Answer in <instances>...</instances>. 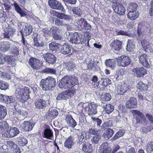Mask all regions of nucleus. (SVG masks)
Here are the masks:
<instances>
[{"label": "nucleus", "instance_id": "a211bd4d", "mask_svg": "<svg viewBox=\"0 0 153 153\" xmlns=\"http://www.w3.org/2000/svg\"><path fill=\"white\" fill-rule=\"evenodd\" d=\"M137 99L135 97H131L126 102V106L130 109L136 108L137 106Z\"/></svg>", "mask_w": 153, "mask_h": 153}, {"label": "nucleus", "instance_id": "f8f14e48", "mask_svg": "<svg viewBox=\"0 0 153 153\" xmlns=\"http://www.w3.org/2000/svg\"><path fill=\"white\" fill-rule=\"evenodd\" d=\"M45 126L46 127H45L43 129L42 136L43 138L48 139L51 140L53 137V132L49 126L45 125Z\"/></svg>", "mask_w": 153, "mask_h": 153}, {"label": "nucleus", "instance_id": "f3484780", "mask_svg": "<svg viewBox=\"0 0 153 153\" xmlns=\"http://www.w3.org/2000/svg\"><path fill=\"white\" fill-rule=\"evenodd\" d=\"M138 58L139 59L140 63L145 67L149 68L150 65L148 62V56L145 54H138Z\"/></svg>", "mask_w": 153, "mask_h": 153}, {"label": "nucleus", "instance_id": "c85d7f7f", "mask_svg": "<svg viewBox=\"0 0 153 153\" xmlns=\"http://www.w3.org/2000/svg\"><path fill=\"white\" fill-rule=\"evenodd\" d=\"M82 150L85 153H91L93 152V149L92 146L88 143H83Z\"/></svg>", "mask_w": 153, "mask_h": 153}, {"label": "nucleus", "instance_id": "f704fd0d", "mask_svg": "<svg viewBox=\"0 0 153 153\" xmlns=\"http://www.w3.org/2000/svg\"><path fill=\"white\" fill-rule=\"evenodd\" d=\"M68 123L69 126L72 128H74L76 125V123L73 119L72 116L69 115V113L68 114Z\"/></svg>", "mask_w": 153, "mask_h": 153}, {"label": "nucleus", "instance_id": "dca6fc26", "mask_svg": "<svg viewBox=\"0 0 153 153\" xmlns=\"http://www.w3.org/2000/svg\"><path fill=\"white\" fill-rule=\"evenodd\" d=\"M132 72L134 75L137 77H143L147 73L146 69L143 67L134 68Z\"/></svg>", "mask_w": 153, "mask_h": 153}, {"label": "nucleus", "instance_id": "5701e85b", "mask_svg": "<svg viewBox=\"0 0 153 153\" xmlns=\"http://www.w3.org/2000/svg\"><path fill=\"white\" fill-rule=\"evenodd\" d=\"M122 42L117 39H114L111 44V46L116 51H120L122 48Z\"/></svg>", "mask_w": 153, "mask_h": 153}, {"label": "nucleus", "instance_id": "ddd939ff", "mask_svg": "<svg viewBox=\"0 0 153 153\" xmlns=\"http://www.w3.org/2000/svg\"><path fill=\"white\" fill-rule=\"evenodd\" d=\"M3 33L2 34L4 38L9 39L14 35L16 32V30L11 26H8L3 29Z\"/></svg>", "mask_w": 153, "mask_h": 153}, {"label": "nucleus", "instance_id": "8fccbe9b", "mask_svg": "<svg viewBox=\"0 0 153 153\" xmlns=\"http://www.w3.org/2000/svg\"><path fill=\"white\" fill-rule=\"evenodd\" d=\"M8 83L3 80H0V88L1 90H5L9 89Z\"/></svg>", "mask_w": 153, "mask_h": 153}, {"label": "nucleus", "instance_id": "79ce46f5", "mask_svg": "<svg viewBox=\"0 0 153 153\" xmlns=\"http://www.w3.org/2000/svg\"><path fill=\"white\" fill-rule=\"evenodd\" d=\"M7 114V109L5 106L0 104V120L3 119Z\"/></svg>", "mask_w": 153, "mask_h": 153}, {"label": "nucleus", "instance_id": "603ef678", "mask_svg": "<svg viewBox=\"0 0 153 153\" xmlns=\"http://www.w3.org/2000/svg\"><path fill=\"white\" fill-rule=\"evenodd\" d=\"M4 60L5 61L7 60L9 63L10 64L12 65V66H14L16 65L14 59L11 56H5L4 58Z\"/></svg>", "mask_w": 153, "mask_h": 153}, {"label": "nucleus", "instance_id": "bf43d9fd", "mask_svg": "<svg viewBox=\"0 0 153 153\" xmlns=\"http://www.w3.org/2000/svg\"><path fill=\"white\" fill-rule=\"evenodd\" d=\"M73 138L74 137L71 136L68 138V148L70 149L74 145Z\"/></svg>", "mask_w": 153, "mask_h": 153}, {"label": "nucleus", "instance_id": "0eeeda50", "mask_svg": "<svg viewBox=\"0 0 153 153\" xmlns=\"http://www.w3.org/2000/svg\"><path fill=\"white\" fill-rule=\"evenodd\" d=\"M129 85L124 83H119L116 86V93L118 95H122L129 90Z\"/></svg>", "mask_w": 153, "mask_h": 153}, {"label": "nucleus", "instance_id": "c756f323", "mask_svg": "<svg viewBox=\"0 0 153 153\" xmlns=\"http://www.w3.org/2000/svg\"><path fill=\"white\" fill-rule=\"evenodd\" d=\"M10 44L8 41L3 42L0 44V48L2 51L5 52L8 50L10 47Z\"/></svg>", "mask_w": 153, "mask_h": 153}, {"label": "nucleus", "instance_id": "de8ad7c7", "mask_svg": "<svg viewBox=\"0 0 153 153\" xmlns=\"http://www.w3.org/2000/svg\"><path fill=\"white\" fill-rule=\"evenodd\" d=\"M68 9L71 10L74 14L79 16H80L82 14V11L80 8L70 7Z\"/></svg>", "mask_w": 153, "mask_h": 153}, {"label": "nucleus", "instance_id": "412c9836", "mask_svg": "<svg viewBox=\"0 0 153 153\" xmlns=\"http://www.w3.org/2000/svg\"><path fill=\"white\" fill-rule=\"evenodd\" d=\"M77 83V79L75 76H68V87L69 85V88H71L75 85Z\"/></svg>", "mask_w": 153, "mask_h": 153}, {"label": "nucleus", "instance_id": "4468645a", "mask_svg": "<svg viewBox=\"0 0 153 153\" xmlns=\"http://www.w3.org/2000/svg\"><path fill=\"white\" fill-rule=\"evenodd\" d=\"M42 56L44 60L49 64L53 65L56 62V58L52 53L47 52L43 54Z\"/></svg>", "mask_w": 153, "mask_h": 153}, {"label": "nucleus", "instance_id": "0e129e2a", "mask_svg": "<svg viewBox=\"0 0 153 153\" xmlns=\"http://www.w3.org/2000/svg\"><path fill=\"white\" fill-rule=\"evenodd\" d=\"M7 145L11 149H13L14 147H16L17 145L13 142L11 140H9L7 141Z\"/></svg>", "mask_w": 153, "mask_h": 153}, {"label": "nucleus", "instance_id": "7c9ffc66", "mask_svg": "<svg viewBox=\"0 0 153 153\" xmlns=\"http://www.w3.org/2000/svg\"><path fill=\"white\" fill-rule=\"evenodd\" d=\"M13 113L15 115H20L25 117L27 115V113L24 110H21L18 108H15L13 112Z\"/></svg>", "mask_w": 153, "mask_h": 153}, {"label": "nucleus", "instance_id": "20e7f679", "mask_svg": "<svg viewBox=\"0 0 153 153\" xmlns=\"http://www.w3.org/2000/svg\"><path fill=\"white\" fill-rule=\"evenodd\" d=\"M69 34L68 38L69 41L72 43L79 44H82V39L81 38V36L75 32H68Z\"/></svg>", "mask_w": 153, "mask_h": 153}, {"label": "nucleus", "instance_id": "c03bdc74", "mask_svg": "<svg viewBox=\"0 0 153 153\" xmlns=\"http://www.w3.org/2000/svg\"><path fill=\"white\" fill-rule=\"evenodd\" d=\"M43 73L47 74L56 75V71L55 69L51 68H46L42 70Z\"/></svg>", "mask_w": 153, "mask_h": 153}, {"label": "nucleus", "instance_id": "c9c22d12", "mask_svg": "<svg viewBox=\"0 0 153 153\" xmlns=\"http://www.w3.org/2000/svg\"><path fill=\"white\" fill-rule=\"evenodd\" d=\"M32 124L28 121H25L22 125V127L25 131H29L33 128Z\"/></svg>", "mask_w": 153, "mask_h": 153}, {"label": "nucleus", "instance_id": "774afa93", "mask_svg": "<svg viewBox=\"0 0 153 153\" xmlns=\"http://www.w3.org/2000/svg\"><path fill=\"white\" fill-rule=\"evenodd\" d=\"M98 132V131L97 129L93 128H90L88 131L89 134L92 135L97 134Z\"/></svg>", "mask_w": 153, "mask_h": 153}, {"label": "nucleus", "instance_id": "69168bd1", "mask_svg": "<svg viewBox=\"0 0 153 153\" xmlns=\"http://www.w3.org/2000/svg\"><path fill=\"white\" fill-rule=\"evenodd\" d=\"M137 7V4L135 3H130L128 6L129 9L132 10L131 11L136 10Z\"/></svg>", "mask_w": 153, "mask_h": 153}, {"label": "nucleus", "instance_id": "49530a36", "mask_svg": "<svg viewBox=\"0 0 153 153\" xmlns=\"http://www.w3.org/2000/svg\"><path fill=\"white\" fill-rule=\"evenodd\" d=\"M100 82H98V78L97 76H94L92 78L91 83L94 88H98L100 87L99 84Z\"/></svg>", "mask_w": 153, "mask_h": 153}, {"label": "nucleus", "instance_id": "6ab92c4d", "mask_svg": "<svg viewBox=\"0 0 153 153\" xmlns=\"http://www.w3.org/2000/svg\"><path fill=\"white\" fill-rule=\"evenodd\" d=\"M0 99L2 100L3 102L6 104H10L15 102V98L12 96H8L1 94Z\"/></svg>", "mask_w": 153, "mask_h": 153}, {"label": "nucleus", "instance_id": "ea45409f", "mask_svg": "<svg viewBox=\"0 0 153 153\" xmlns=\"http://www.w3.org/2000/svg\"><path fill=\"white\" fill-rule=\"evenodd\" d=\"M16 140L17 143L20 146H24L27 143V140L23 137H19L17 138Z\"/></svg>", "mask_w": 153, "mask_h": 153}, {"label": "nucleus", "instance_id": "4be33fe9", "mask_svg": "<svg viewBox=\"0 0 153 153\" xmlns=\"http://www.w3.org/2000/svg\"><path fill=\"white\" fill-rule=\"evenodd\" d=\"M58 115V111L55 109L49 110L46 118L48 119L52 120L56 118Z\"/></svg>", "mask_w": 153, "mask_h": 153}, {"label": "nucleus", "instance_id": "473e14b6", "mask_svg": "<svg viewBox=\"0 0 153 153\" xmlns=\"http://www.w3.org/2000/svg\"><path fill=\"white\" fill-rule=\"evenodd\" d=\"M114 130L111 128H108L105 131L103 136L106 139H108L111 138L114 134Z\"/></svg>", "mask_w": 153, "mask_h": 153}, {"label": "nucleus", "instance_id": "39448f33", "mask_svg": "<svg viewBox=\"0 0 153 153\" xmlns=\"http://www.w3.org/2000/svg\"><path fill=\"white\" fill-rule=\"evenodd\" d=\"M83 107L84 110L88 112L89 115L93 116L97 113V106L95 104L86 103L83 105Z\"/></svg>", "mask_w": 153, "mask_h": 153}, {"label": "nucleus", "instance_id": "09e8293b", "mask_svg": "<svg viewBox=\"0 0 153 153\" xmlns=\"http://www.w3.org/2000/svg\"><path fill=\"white\" fill-rule=\"evenodd\" d=\"M118 112V117H120V118H123L126 112L125 106L123 105L120 106Z\"/></svg>", "mask_w": 153, "mask_h": 153}, {"label": "nucleus", "instance_id": "3c124183", "mask_svg": "<svg viewBox=\"0 0 153 153\" xmlns=\"http://www.w3.org/2000/svg\"><path fill=\"white\" fill-rule=\"evenodd\" d=\"M14 6L16 11L22 17L25 16V13L22 10V9L19 7V5L17 3L14 4Z\"/></svg>", "mask_w": 153, "mask_h": 153}, {"label": "nucleus", "instance_id": "f03ea898", "mask_svg": "<svg viewBox=\"0 0 153 153\" xmlns=\"http://www.w3.org/2000/svg\"><path fill=\"white\" fill-rule=\"evenodd\" d=\"M30 89L26 86H24L23 88H19L17 90V96L19 101L25 103L30 98Z\"/></svg>", "mask_w": 153, "mask_h": 153}, {"label": "nucleus", "instance_id": "1a4fd4ad", "mask_svg": "<svg viewBox=\"0 0 153 153\" xmlns=\"http://www.w3.org/2000/svg\"><path fill=\"white\" fill-rule=\"evenodd\" d=\"M119 65L123 67H126L129 65L131 62L129 57L126 56H121L115 58Z\"/></svg>", "mask_w": 153, "mask_h": 153}, {"label": "nucleus", "instance_id": "680f3d73", "mask_svg": "<svg viewBox=\"0 0 153 153\" xmlns=\"http://www.w3.org/2000/svg\"><path fill=\"white\" fill-rule=\"evenodd\" d=\"M146 150L148 152L153 151V142L147 144Z\"/></svg>", "mask_w": 153, "mask_h": 153}, {"label": "nucleus", "instance_id": "e2e57ef3", "mask_svg": "<svg viewBox=\"0 0 153 153\" xmlns=\"http://www.w3.org/2000/svg\"><path fill=\"white\" fill-rule=\"evenodd\" d=\"M93 122L95 123H97V125L98 126H100V125L102 123V120L101 119L98 117H93L91 118Z\"/></svg>", "mask_w": 153, "mask_h": 153}, {"label": "nucleus", "instance_id": "bb28decb", "mask_svg": "<svg viewBox=\"0 0 153 153\" xmlns=\"http://www.w3.org/2000/svg\"><path fill=\"white\" fill-rule=\"evenodd\" d=\"M137 87L141 92L144 93L146 92L148 90V85L143 83L141 81H139L137 85Z\"/></svg>", "mask_w": 153, "mask_h": 153}, {"label": "nucleus", "instance_id": "2eb2a0df", "mask_svg": "<svg viewBox=\"0 0 153 153\" xmlns=\"http://www.w3.org/2000/svg\"><path fill=\"white\" fill-rule=\"evenodd\" d=\"M113 9L115 12L120 15L125 14V9L122 4L116 3L113 5Z\"/></svg>", "mask_w": 153, "mask_h": 153}, {"label": "nucleus", "instance_id": "f257e3e1", "mask_svg": "<svg viewBox=\"0 0 153 153\" xmlns=\"http://www.w3.org/2000/svg\"><path fill=\"white\" fill-rule=\"evenodd\" d=\"M56 83L55 79L48 76L45 79H42L40 84L43 91H52L55 88Z\"/></svg>", "mask_w": 153, "mask_h": 153}, {"label": "nucleus", "instance_id": "864d4df0", "mask_svg": "<svg viewBox=\"0 0 153 153\" xmlns=\"http://www.w3.org/2000/svg\"><path fill=\"white\" fill-rule=\"evenodd\" d=\"M53 23H54L56 25L59 26L66 25L65 22L58 18H53Z\"/></svg>", "mask_w": 153, "mask_h": 153}, {"label": "nucleus", "instance_id": "5fc2aeb1", "mask_svg": "<svg viewBox=\"0 0 153 153\" xmlns=\"http://www.w3.org/2000/svg\"><path fill=\"white\" fill-rule=\"evenodd\" d=\"M117 35L127 36L129 37H131L132 36V34L129 31H126L123 30L119 31L117 33Z\"/></svg>", "mask_w": 153, "mask_h": 153}, {"label": "nucleus", "instance_id": "aec40b11", "mask_svg": "<svg viewBox=\"0 0 153 153\" xmlns=\"http://www.w3.org/2000/svg\"><path fill=\"white\" fill-rule=\"evenodd\" d=\"M46 101L41 99L36 100L34 103L36 108L40 109L44 108L46 107Z\"/></svg>", "mask_w": 153, "mask_h": 153}, {"label": "nucleus", "instance_id": "393cba45", "mask_svg": "<svg viewBox=\"0 0 153 153\" xmlns=\"http://www.w3.org/2000/svg\"><path fill=\"white\" fill-rule=\"evenodd\" d=\"M33 27L32 26L29 24H27L25 26L23 30L22 35L25 36L30 35L32 32Z\"/></svg>", "mask_w": 153, "mask_h": 153}, {"label": "nucleus", "instance_id": "58836bf2", "mask_svg": "<svg viewBox=\"0 0 153 153\" xmlns=\"http://www.w3.org/2000/svg\"><path fill=\"white\" fill-rule=\"evenodd\" d=\"M135 45L133 41L128 40L127 42L126 50L129 52H131L134 48Z\"/></svg>", "mask_w": 153, "mask_h": 153}, {"label": "nucleus", "instance_id": "052dcab7", "mask_svg": "<svg viewBox=\"0 0 153 153\" xmlns=\"http://www.w3.org/2000/svg\"><path fill=\"white\" fill-rule=\"evenodd\" d=\"M102 79L101 82H102V85L104 87H106L108 85L111 84V80L108 78H105L102 81Z\"/></svg>", "mask_w": 153, "mask_h": 153}, {"label": "nucleus", "instance_id": "e433bc0d", "mask_svg": "<svg viewBox=\"0 0 153 153\" xmlns=\"http://www.w3.org/2000/svg\"><path fill=\"white\" fill-rule=\"evenodd\" d=\"M115 59H109L106 60L105 65L107 67H109L113 69L115 66Z\"/></svg>", "mask_w": 153, "mask_h": 153}, {"label": "nucleus", "instance_id": "423d86ee", "mask_svg": "<svg viewBox=\"0 0 153 153\" xmlns=\"http://www.w3.org/2000/svg\"><path fill=\"white\" fill-rule=\"evenodd\" d=\"M139 39V42L140 43L141 45L145 50L147 52L153 53V44L150 46L146 39L145 36Z\"/></svg>", "mask_w": 153, "mask_h": 153}, {"label": "nucleus", "instance_id": "37998d69", "mask_svg": "<svg viewBox=\"0 0 153 153\" xmlns=\"http://www.w3.org/2000/svg\"><path fill=\"white\" fill-rule=\"evenodd\" d=\"M125 132L124 129L120 130L116 132L114 137L111 138L113 140H116L123 136Z\"/></svg>", "mask_w": 153, "mask_h": 153}, {"label": "nucleus", "instance_id": "6e6552de", "mask_svg": "<svg viewBox=\"0 0 153 153\" xmlns=\"http://www.w3.org/2000/svg\"><path fill=\"white\" fill-rule=\"evenodd\" d=\"M28 62L31 67L35 69H39L43 65V62L42 61L34 57H30Z\"/></svg>", "mask_w": 153, "mask_h": 153}, {"label": "nucleus", "instance_id": "a18cd8bd", "mask_svg": "<svg viewBox=\"0 0 153 153\" xmlns=\"http://www.w3.org/2000/svg\"><path fill=\"white\" fill-rule=\"evenodd\" d=\"M67 98V90L59 94L56 98L57 100H66Z\"/></svg>", "mask_w": 153, "mask_h": 153}, {"label": "nucleus", "instance_id": "2f4dec72", "mask_svg": "<svg viewBox=\"0 0 153 153\" xmlns=\"http://www.w3.org/2000/svg\"><path fill=\"white\" fill-rule=\"evenodd\" d=\"M61 45L55 42H51L49 44V48L51 51H58L59 50V47Z\"/></svg>", "mask_w": 153, "mask_h": 153}, {"label": "nucleus", "instance_id": "b1692460", "mask_svg": "<svg viewBox=\"0 0 153 153\" xmlns=\"http://www.w3.org/2000/svg\"><path fill=\"white\" fill-rule=\"evenodd\" d=\"M139 15V13L138 11H130L127 14V17L131 20H134L138 18Z\"/></svg>", "mask_w": 153, "mask_h": 153}, {"label": "nucleus", "instance_id": "72a5a7b5", "mask_svg": "<svg viewBox=\"0 0 153 153\" xmlns=\"http://www.w3.org/2000/svg\"><path fill=\"white\" fill-rule=\"evenodd\" d=\"M107 143H103L100 146V150L102 152L100 153H110L111 149L109 147H108L106 145Z\"/></svg>", "mask_w": 153, "mask_h": 153}, {"label": "nucleus", "instance_id": "6e6d98bb", "mask_svg": "<svg viewBox=\"0 0 153 153\" xmlns=\"http://www.w3.org/2000/svg\"><path fill=\"white\" fill-rule=\"evenodd\" d=\"M8 126V124L6 121H1L0 122V129L2 132V133L3 132H4L3 131Z\"/></svg>", "mask_w": 153, "mask_h": 153}, {"label": "nucleus", "instance_id": "a19ab883", "mask_svg": "<svg viewBox=\"0 0 153 153\" xmlns=\"http://www.w3.org/2000/svg\"><path fill=\"white\" fill-rule=\"evenodd\" d=\"M103 108L105 111L108 114L111 113L114 109V105L109 104H106L105 105H104Z\"/></svg>", "mask_w": 153, "mask_h": 153}, {"label": "nucleus", "instance_id": "a878e982", "mask_svg": "<svg viewBox=\"0 0 153 153\" xmlns=\"http://www.w3.org/2000/svg\"><path fill=\"white\" fill-rule=\"evenodd\" d=\"M32 38H33V45L34 46L37 47H44V43L39 44L38 42V34L36 32L33 33L32 35Z\"/></svg>", "mask_w": 153, "mask_h": 153}, {"label": "nucleus", "instance_id": "cd10ccee", "mask_svg": "<svg viewBox=\"0 0 153 153\" xmlns=\"http://www.w3.org/2000/svg\"><path fill=\"white\" fill-rule=\"evenodd\" d=\"M59 87L62 89H65L67 88V76L65 75L59 81Z\"/></svg>", "mask_w": 153, "mask_h": 153}, {"label": "nucleus", "instance_id": "9b49d317", "mask_svg": "<svg viewBox=\"0 0 153 153\" xmlns=\"http://www.w3.org/2000/svg\"><path fill=\"white\" fill-rule=\"evenodd\" d=\"M48 4L52 8L61 10L63 13H65V11L60 2L56 0H49L48 1Z\"/></svg>", "mask_w": 153, "mask_h": 153}, {"label": "nucleus", "instance_id": "13d9d810", "mask_svg": "<svg viewBox=\"0 0 153 153\" xmlns=\"http://www.w3.org/2000/svg\"><path fill=\"white\" fill-rule=\"evenodd\" d=\"M101 138V136L99 135H94L91 139V141L93 143L96 144L98 143V141Z\"/></svg>", "mask_w": 153, "mask_h": 153}, {"label": "nucleus", "instance_id": "9d476101", "mask_svg": "<svg viewBox=\"0 0 153 153\" xmlns=\"http://www.w3.org/2000/svg\"><path fill=\"white\" fill-rule=\"evenodd\" d=\"M19 133V130L17 128L12 127L8 128L4 132H3L2 134L5 137L9 138L16 136Z\"/></svg>", "mask_w": 153, "mask_h": 153}, {"label": "nucleus", "instance_id": "7ed1b4c3", "mask_svg": "<svg viewBox=\"0 0 153 153\" xmlns=\"http://www.w3.org/2000/svg\"><path fill=\"white\" fill-rule=\"evenodd\" d=\"M131 112L135 118L137 123H141L143 125L147 124L148 122L146 118L141 112L138 110H133Z\"/></svg>", "mask_w": 153, "mask_h": 153}, {"label": "nucleus", "instance_id": "4d7b16f0", "mask_svg": "<svg viewBox=\"0 0 153 153\" xmlns=\"http://www.w3.org/2000/svg\"><path fill=\"white\" fill-rule=\"evenodd\" d=\"M86 21L84 19L81 18L80 19H79L77 22L78 25L80 27L83 29L85 27V25H86Z\"/></svg>", "mask_w": 153, "mask_h": 153}, {"label": "nucleus", "instance_id": "4c0bfd02", "mask_svg": "<svg viewBox=\"0 0 153 153\" xmlns=\"http://www.w3.org/2000/svg\"><path fill=\"white\" fill-rule=\"evenodd\" d=\"M100 100L102 102H108L111 99V96L109 93H103L100 97Z\"/></svg>", "mask_w": 153, "mask_h": 153}, {"label": "nucleus", "instance_id": "338daca9", "mask_svg": "<svg viewBox=\"0 0 153 153\" xmlns=\"http://www.w3.org/2000/svg\"><path fill=\"white\" fill-rule=\"evenodd\" d=\"M6 13L3 12L0 13V20H1L2 22H4L7 19V16Z\"/></svg>", "mask_w": 153, "mask_h": 153}]
</instances>
